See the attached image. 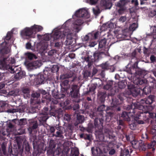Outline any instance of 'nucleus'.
Wrapping results in <instances>:
<instances>
[{
  "label": "nucleus",
  "mask_w": 156,
  "mask_h": 156,
  "mask_svg": "<svg viewBox=\"0 0 156 156\" xmlns=\"http://www.w3.org/2000/svg\"><path fill=\"white\" fill-rule=\"evenodd\" d=\"M119 33H120V32H119V31H118L116 30H115L114 31V33L115 34V36L117 38H119L122 36L121 34H119Z\"/></svg>",
  "instance_id": "nucleus-39"
},
{
  "label": "nucleus",
  "mask_w": 156,
  "mask_h": 156,
  "mask_svg": "<svg viewBox=\"0 0 156 156\" xmlns=\"http://www.w3.org/2000/svg\"><path fill=\"white\" fill-rule=\"evenodd\" d=\"M12 34H16L18 32V28H12L11 31H10Z\"/></svg>",
  "instance_id": "nucleus-41"
},
{
  "label": "nucleus",
  "mask_w": 156,
  "mask_h": 156,
  "mask_svg": "<svg viewBox=\"0 0 156 156\" xmlns=\"http://www.w3.org/2000/svg\"><path fill=\"white\" fill-rule=\"evenodd\" d=\"M155 142L154 141L151 142L150 144L148 145V146H147L149 148H152V150L154 151L155 149H154V148H153V147L155 145Z\"/></svg>",
  "instance_id": "nucleus-36"
},
{
  "label": "nucleus",
  "mask_w": 156,
  "mask_h": 156,
  "mask_svg": "<svg viewBox=\"0 0 156 156\" xmlns=\"http://www.w3.org/2000/svg\"><path fill=\"white\" fill-rule=\"evenodd\" d=\"M26 48L27 49H30L34 52L43 53L47 48V44L45 43L44 46L42 48H41L40 44L37 41L34 42L33 46H32L30 42H28L26 44Z\"/></svg>",
  "instance_id": "nucleus-4"
},
{
  "label": "nucleus",
  "mask_w": 156,
  "mask_h": 156,
  "mask_svg": "<svg viewBox=\"0 0 156 156\" xmlns=\"http://www.w3.org/2000/svg\"><path fill=\"white\" fill-rule=\"evenodd\" d=\"M119 104L118 100L116 98H114L112 99V102L111 104V106L112 107H115L118 105Z\"/></svg>",
  "instance_id": "nucleus-25"
},
{
  "label": "nucleus",
  "mask_w": 156,
  "mask_h": 156,
  "mask_svg": "<svg viewBox=\"0 0 156 156\" xmlns=\"http://www.w3.org/2000/svg\"><path fill=\"white\" fill-rule=\"evenodd\" d=\"M119 87L120 88H122L125 87L124 83L122 82H120L119 83Z\"/></svg>",
  "instance_id": "nucleus-45"
},
{
  "label": "nucleus",
  "mask_w": 156,
  "mask_h": 156,
  "mask_svg": "<svg viewBox=\"0 0 156 156\" xmlns=\"http://www.w3.org/2000/svg\"><path fill=\"white\" fill-rule=\"evenodd\" d=\"M30 27L34 34H35V37L37 32H41L43 30V27L40 25L34 24Z\"/></svg>",
  "instance_id": "nucleus-14"
},
{
  "label": "nucleus",
  "mask_w": 156,
  "mask_h": 156,
  "mask_svg": "<svg viewBox=\"0 0 156 156\" xmlns=\"http://www.w3.org/2000/svg\"><path fill=\"white\" fill-rule=\"evenodd\" d=\"M134 119L136 121V122H137L139 124H143L144 123V122L141 120H139V117H135L134 116L133 117Z\"/></svg>",
  "instance_id": "nucleus-30"
},
{
  "label": "nucleus",
  "mask_w": 156,
  "mask_h": 156,
  "mask_svg": "<svg viewBox=\"0 0 156 156\" xmlns=\"http://www.w3.org/2000/svg\"><path fill=\"white\" fill-rule=\"evenodd\" d=\"M136 77L134 80L133 83L135 84L134 85L133 84H131L128 85V88L129 92V94H132L134 97H136L138 94V89L136 87V85L138 84L141 85L144 83L145 81L143 80L140 78Z\"/></svg>",
  "instance_id": "nucleus-2"
},
{
  "label": "nucleus",
  "mask_w": 156,
  "mask_h": 156,
  "mask_svg": "<svg viewBox=\"0 0 156 156\" xmlns=\"http://www.w3.org/2000/svg\"><path fill=\"white\" fill-rule=\"evenodd\" d=\"M113 84V81H108L107 84L104 86V88L106 90H109L110 89Z\"/></svg>",
  "instance_id": "nucleus-22"
},
{
  "label": "nucleus",
  "mask_w": 156,
  "mask_h": 156,
  "mask_svg": "<svg viewBox=\"0 0 156 156\" xmlns=\"http://www.w3.org/2000/svg\"><path fill=\"white\" fill-rule=\"evenodd\" d=\"M70 77L69 76H68L67 75H63L61 76L60 77L62 79H64L65 78H69Z\"/></svg>",
  "instance_id": "nucleus-51"
},
{
  "label": "nucleus",
  "mask_w": 156,
  "mask_h": 156,
  "mask_svg": "<svg viewBox=\"0 0 156 156\" xmlns=\"http://www.w3.org/2000/svg\"><path fill=\"white\" fill-rule=\"evenodd\" d=\"M24 64L27 68L29 71L39 68L42 64V62L40 61H36L30 62L28 61H26Z\"/></svg>",
  "instance_id": "nucleus-9"
},
{
  "label": "nucleus",
  "mask_w": 156,
  "mask_h": 156,
  "mask_svg": "<svg viewBox=\"0 0 156 156\" xmlns=\"http://www.w3.org/2000/svg\"><path fill=\"white\" fill-rule=\"evenodd\" d=\"M13 121H14L16 123H17L18 125L20 126L24 125L27 124V121L25 119H20V120L14 119L12 120Z\"/></svg>",
  "instance_id": "nucleus-17"
},
{
  "label": "nucleus",
  "mask_w": 156,
  "mask_h": 156,
  "mask_svg": "<svg viewBox=\"0 0 156 156\" xmlns=\"http://www.w3.org/2000/svg\"><path fill=\"white\" fill-rule=\"evenodd\" d=\"M156 14V11L153 9L149 13L148 15L149 16L152 17L155 16Z\"/></svg>",
  "instance_id": "nucleus-35"
},
{
  "label": "nucleus",
  "mask_w": 156,
  "mask_h": 156,
  "mask_svg": "<svg viewBox=\"0 0 156 156\" xmlns=\"http://www.w3.org/2000/svg\"><path fill=\"white\" fill-rule=\"evenodd\" d=\"M127 2V0H120L117 2L116 5L119 7H121L125 5Z\"/></svg>",
  "instance_id": "nucleus-21"
},
{
  "label": "nucleus",
  "mask_w": 156,
  "mask_h": 156,
  "mask_svg": "<svg viewBox=\"0 0 156 156\" xmlns=\"http://www.w3.org/2000/svg\"><path fill=\"white\" fill-rule=\"evenodd\" d=\"M45 76L43 75L39 74L37 75H32L30 76L29 79L30 81H33L34 84H42L46 79Z\"/></svg>",
  "instance_id": "nucleus-7"
},
{
  "label": "nucleus",
  "mask_w": 156,
  "mask_h": 156,
  "mask_svg": "<svg viewBox=\"0 0 156 156\" xmlns=\"http://www.w3.org/2000/svg\"><path fill=\"white\" fill-rule=\"evenodd\" d=\"M23 92L24 94L26 96L28 97L29 96V90L27 88H25L23 90Z\"/></svg>",
  "instance_id": "nucleus-32"
},
{
  "label": "nucleus",
  "mask_w": 156,
  "mask_h": 156,
  "mask_svg": "<svg viewBox=\"0 0 156 156\" xmlns=\"http://www.w3.org/2000/svg\"><path fill=\"white\" fill-rule=\"evenodd\" d=\"M138 27V24L137 23H134L130 25L129 29H127L123 31V34L125 36H130V31L135 30Z\"/></svg>",
  "instance_id": "nucleus-12"
},
{
  "label": "nucleus",
  "mask_w": 156,
  "mask_h": 156,
  "mask_svg": "<svg viewBox=\"0 0 156 156\" xmlns=\"http://www.w3.org/2000/svg\"><path fill=\"white\" fill-rule=\"evenodd\" d=\"M125 154L126 156H130L129 151L128 149H126L125 150Z\"/></svg>",
  "instance_id": "nucleus-54"
},
{
  "label": "nucleus",
  "mask_w": 156,
  "mask_h": 156,
  "mask_svg": "<svg viewBox=\"0 0 156 156\" xmlns=\"http://www.w3.org/2000/svg\"><path fill=\"white\" fill-rule=\"evenodd\" d=\"M56 135L55 136L57 137L60 138H63V136L62 135V132L61 131H58L56 132Z\"/></svg>",
  "instance_id": "nucleus-34"
},
{
  "label": "nucleus",
  "mask_w": 156,
  "mask_h": 156,
  "mask_svg": "<svg viewBox=\"0 0 156 156\" xmlns=\"http://www.w3.org/2000/svg\"><path fill=\"white\" fill-rule=\"evenodd\" d=\"M7 106V104L6 101H0V107L2 109H4Z\"/></svg>",
  "instance_id": "nucleus-26"
},
{
  "label": "nucleus",
  "mask_w": 156,
  "mask_h": 156,
  "mask_svg": "<svg viewBox=\"0 0 156 156\" xmlns=\"http://www.w3.org/2000/svg\"><path fill=\"white\" fill-rule=\"evenodd\" d=\"M32 95L33 97L38 98L40 96V94L38 93H35L33 94Z\"/></svg>",
  "instance_id": "nucleus-46"
},
{
  "label": "nucleus",
  "mask_w": 156,
  "mask_h": 156,
  "mask_svg": "<svg viewBox=\"0 0 156 156\" xmlns=\"http://www.w3.org/2000/svg\"><path fill=\"white\" fill-rule=\"evenodd\" d=\"M106 154L105 153L102 152L101 150L100 151L98 156H106Z\"/></svg>",
  "instance_id": "nucleus-52"
},
{
  "label": "nucleus",
  "mask_w": 156,
  "mask_h": 156,
  "mask_svg": "<svg viewBox=\"0 0 156 156\" xmlns=\"http://www.w3.org/2000/svg\"><path fill=\"white\" fill-rule=\"evenodd\" d=\"M37 127V123L36 122H34L31 124L30 126L28 129L30 131V133L32 132V129H36Z\"/></svg>",
  "instance_id": "nucleus-18"
},
{
  "label": "nucleus",
  "mask_w": 156,
  "mask_h": 156,
  "mask_svg": "<svg viewBox=\"0 0 156 156\" xmlns=\"http://www.w3.org/2000/svg\"><path fill=\"white\" fill-rule=\"evenodd\" d=\"M5 86V84H0V93H4V92H1L2 90H1Z\"/></svg>",
  "instance_id": "nucleus-56"
},
{
  "label": "nucleus",
  "mask_w": 156,
  "mask_h": 156,
  "mask_svg": "<svg viewBox=\"0 0 156 156\" xmlns=\"http://www.w3.org/2000/svg\"><path fill=\"white\" fill-rule=\"evenodd\" d=\"M48 114L47 112L44 113L40 117V118L43 121H46V120L49 117L48 116Z\"/></svg>",
  "instance_id": "nucleus-20"
},
{
  "label": "nucleus",
  "mask_w": 156,
  "mask_h": 156,
  "mask_svg": "<svg viewBox=\"0 0 156 156\" xmlns=\"http://www.w3.org/2000/svg\"><path fill=\"white\" fill-rule=\"evenodd\" d=\"M59 70V67L58 65H54L53 66L51 69V71L53 73L57 72Z\"/></svg>",
  "instance_id": "nucleus-28"
},
{
  "label": "nucleus",
  "mask_w": 156,
  "mask_h": 156,
  "mask_svg": "<svg viewBox=\"0 0 156 156\" xmlns=\"http://www.w3.org/2000/svg\"><path fill=\"white\" fill-rule=\"evenodd\" d=\"M100 36V32H92L90 33L85 36L82 37L83 41H87L88 40H91L97 39Z\"/></svg>",
  "instance_id": "nucleus-8"
},
{
  "label": "nucleus",
  "mask_w": 156,
  "mask_h": 156,
  "mask_svg": "<svg viewBox=\"0 0 156 156\" xmlns=\"http://www.w3.org/2000/svg\"><path fill=\"white\" fill-rule=\"evenodd\" d=\"M49 114L51 116H55V113L53 112V110L51 109L50 112Z\"/></svg>",
  "instance_id": "nucleus-50"
},
{
  "label": "nucleus",
  "mask_w": 156,
  "mask_h": 156,
  "mask_svg": "<svg viewBox=\"0 0 156 156\" xmlns=\"http://www.w3.org/2000/svg\"><path fill=\"white\" fill-rule=\"evenodd\" d=\"M119 125H122L123 124V122L122 120H120L119 121Z\"/></svg>",
  "instance_id": "nucleus-64"
},
{
  "label": "nucleus",
  "mask_w": 156,
  "mask_h": 156,
  "mask_svg": "<svg viewBox=\"0 0 156 156\" xmlns=\"http://www.w3.org/2000/svg\"><path fill=\"white\" fill-rule=\"evenodd\" d=\"M55 46L56 47H58L60 46V43L58 42H57L55 43Z\"/></svg>",
  "instance_id": "nucleus-62"
},
{
  "label": "nucleus",
  "mask_w": 156,
  "mask_h": 156,
  "mask_svg": "<svg viewBox=\"0 0 156 156\" xmlns=\"http://www.w3.org/2000/svg\"><path fill=\"white\" fill-rule=\"evenodd\" d=\"M154 100V96L153 95H150L147 98V101H148V103L149 104L152 103Z\"/></svg>",
  "instance_id": "nucleus-27"
},
{
  "label": "nucleus",
  "mask_w": 156,
  "mask_h": 156,
  "mask_svg": "<svg viewBox=\"0 0 156 156\" xmlns=\"http://www.w3.org/2000/svg\"><path fill=\"white\" fill-rule=\"evenodd\" d=\"M13 125L11 123H9L8 126V129L7 130V132L9 133L13 129Z\"/></svg>",
  "instance_id": "nucleus-31"
},
{
  "label": "nucleus",
  "mask_w": 156,
  "mask_h": 156,
  "mask_svg": "<svg viewBox=\"0 0 156 156\" xmlns=\"http://www.w3.org/2000/svg\"><path fill=\"white\" fill-rule=\"evenodd\" d=\"M109 38H108L107 40L105 39H104L101 40L99 43V48H102L103 47H105L107 48V50H108L109 49L108 46V42L110 41L111 44L114 43L116 42V40H114V38L111 35H108Z\"/></svg>",
  "instance_id": "nucleus-6"
},
{
  "label": "nucleus",
  "mask_w": 156,
  "mask_h": 156,
  "mask_svg": "<svg viewBox=\"0 0 156 156\" xmlns=\"http://www.w3.org/2000/svg\"><path fill=\"white\" fill-rule=\"evenodd\" d=\"M91 135H85V136L84 137V138L85 139H87L88 140H90L91 138Z\"/></svg>",
  "instance_id": "nucleus-53"
},
{
  "label": "nucleus",
  "mask_w": 156,
  "mask_h": 156,
  "mask_svg": "<svg viewBox=\"0 0 156 156\" xmlns=\"http://www.w3.org/2000/svg\"><path fill=\"white\" fill-rule=\"evenodd\" d=\"M56 51L54 50H51L48 52V55H49L54 56L55 54Z\"/></svg>",
  "instance_id": "nucleus-40"
},
{
  "label": "nucleus",
  "mask_w": 156,
  "mask_h": 156,
  "mask_svg": "<svg viewBox=\"0 0 156 156\" xmlns=\"http://www.w3.org/2000/svg\"><path fill=\"white\" fill-rule=\"evenodd\" d=\"M126 11V7H123L121 8L118 11L119 14H122Z\"/></svg>",
  "instance_id": "nucleus-29"
},
{
  "label": "nucleus",
  "mask_w": 156,
  "mask_h": 156,
  "mask_svg": "<svg viewBox=\"0 0 156 156\" xmlns=\"http://www.w3.org/2000/svg\"><path fill=\"white\" fill-rule=\"evenodd\" d=\"M90 15L86 8L80 9L76 10L72 16L74 19H69L67 20L62 26L60 29H55L52 31V36L50 34H46L44 35L39 34L37 35V41L40 44L41 48H43L46 42L43 41H55L60 39L64 38L66 36V39L65 42L66 45L72 44L73 37L76 33L79 32L82 29L81 26L85 22L90 21Z\"/></svg>",
  "instance_id": "nucleus-1"
},
{
  "label": "nucleus",
  "mask_w": 156,
  "mask_h": 156,
  "mask_svg": "<svg viewBox=\"0 0 156 156\" xmlns=\"http://www.w3.org/2000/svg\"><path fill=\"white\" fill-rule=\"evenodd\" d=\"M101 66L102 69H107L108 68V64L107 62H106L105 64H102Z\"/></svg>",
  "instance_id": "nucleus-42"
},
{
  "label": "nucleus",
  "mask_w": 156,
  "mask_h": 156,
  "mask_svg": "<svg viewBox=\"0 0 156 156\" xmlns=\"http://www.w3.org/2000/svg\"><path fill=\"white\" fill-rule=\"evenodd\" d=\"M140 4L143 5L145 3L146 0H140Z\"/></svg>",
  "instance_id": "nucleus-60"
},
{
  "label": "nucleus",
  "mask_w": 156,
  "mask_h": 156,
  "mask_svg": "<svg viewBox=\"0 0 156 156\" xmlns=\"http://www.w3.org/2000/svg\"><path fill=\"white\" fill-rule=\"evenodd\" d=\"M86 2L89 3L90 4L93 5L97 3L98 0H86Z\"/></svg>",
  "instance_id": "nucleus-33"
},
{
  "label": "nucleus",
  "mask_w": 156,
  "mask_h": 156,
  "mask_svg": "<svg viewBox=\"0 0 156 156\" xmlns=\"http://www.w3.org/2000/svg\"><path fill=\"white\" fill-rule=\"evenodd\" d=\"M97 72V70L95 68H94L93 70L92 74L93 75H95Z\"/></svg>",
  "instance_id": "nucleus-58"
},
{
  "label": "nucleus",
  "mask_w": 156,
  "mask_h": 156,
  "mask_svg": "<svg viewBox=\"0 0 156 156\" xmlns=\"http://www.w3.org/2000/svg\"><path fill=\"white\" fill-rule=\"evenodd\" d=\"M72 90L70 91L71 94H73L74 97H76L78 96V89L77 85H73L71 87Z\"/></svg>",
  "instance_id": "nucleus-15"
},
{
  "label": "nucleus",
  "mask_w": 156,
  "mask_h": 156,
  "mask_svg": "<svg viewBox=\"0 0 156 156\" xmlns=\"http://www.w3.org/2000/svg\"><path fill=\"white\" fill-rule=\"evenodd\" d=\"M130 128L132 130H134L136 128V124L135 123H132L130 125Z\"/></svg>",
  "instance_id": "nucleus-38"
},
{
  "label": "nucleus",
  "mask_w": 156,
  "mask_h": 156,
  "mask_svg": "<svg viewBox=\"0 0 156 156\" xmlns=\"http://www.w3.org/2000/svg\"><path fill=\"white\" fill-rule=\"evenodd\" d=\"M111 0H101L98 6L93 9V11L95 15H98L100 13L101 10L110 9L112 6Z\"/></svg>",
  "instance_id": "nucleus-3"
},
{
  "label": "nucleus",
  "mask_w": 156,
  "mask_h": 156,
  "mask_svg": "<svg viewBox=\"0 0 156 156\" xmlns=\"http://www.w3.org/2000/svg\"><path fill=\"white\" fill-rule=\"evenodd\" d=\"M100 151V150L99 148L92 147L91 148L92 153L93 155H97V156H98Z\"/></svg>",
  "instance_id": "nucleus-19"
},
{
  "label": "nucleus",
  "mask_w": 156,
  "mask_h": 156,
  "mask_svg": "<svg viewBox=\"0 0 156 156\" xmlns=\"http://www.w3.org/2000/svg\"><path fill=\"white\" fill-rule=\"evenodd\" d=\"M65 96V94H62L58 95H56L55 96V98L56 99H60L62 98H63Z\"/></svg>",
  "instance_id": "nucleus-44"
},
{
  "label": "nucleus",
  "mask_w": 156,
  "mask_h": 156,
  "mask_svg": "<svg viewBox=\"0 0 156 156\" xmlns=\"http://www.w3.org/2000/svg\"><path fill=\"white\" fill-rule=\"evenodd\" d=\"M21 37L24 39L35 38V34H34L31 27H26L22 29L20 32Z\"/></svg>",
  "instance_id": "nucleus-5"
},
{
  "label": "nucleus",
  "mask_w": 156,
  "mask_h": 156,
  "mask_svg": "<svg viewBox=\"0 0 156 156\" xmlns=\"http://www.w3.org/2000/svg\"><path fill=\"white\" fill-rule=\"evenodd\" d=\"M97 44V42L96 41H91L90 42L89 46L91 47H94L95 45H96Z\"/></svg>",
  "instance_id": "nucleus-43"
},
{
  "label": "nucleus",
  "mask_w": 156,
  "mask_h": 156,
  "mask_svg": "<svg viewBox=\"0 0 156 156\" xmlns=\"http://www.w3.org/2000/svg\"><path fill=\"white\" fill-rule=\"evenodd\" d=\"M127 115V114L126 112H123L122 114L121 117H124L126 116V115Z\"/></svg>",
  "instance_id": "nucleus-59"
},
{
  "label": "nucleus",
  "mask_w": 156,
  "mask_h": 156,
  "mask_svg": "<svg viewBox=\"0 0 156 156\" xmlns=\"http://www.w3.org/2000/svg\"><path fill=\"white\" fill-rule=\"evenodd\" d=\"M96 86L95 85H94L93 86V88H91L90 89L91 90H94L96 89Z\"/></svg>",
  "instance_id": "nucleus-63"
},
{
  "label": "nucleus",
  "mask_w": 156,
  "mask_h": 156,
  "mask_svg": "<svg viewBox=\"0 0 156 156\" xmlns=\"http://www.w3.org/2000/svg\"><path fill=\"white\" fill-rule=\"evenodd\" d=\"M115 152V150L114 149H112L109 151V154L110 155H112L114 154Z\"/></svg>",
  "instance_id": "nucleus-49"
},
{
  "label": "nucleus",
  "mask_w": 156,
  "mask_h": 156,
  "mask_svg": "<svg viewBox=\"0 0 156 156\" xmlns=\"http://www.w3.org/2000/svg\"><path fill=\"white\" fill-rule=\"evenodd\" d=\"M131 144L133 147L135 149H138L140 151L146 150V146L142 140L139 141L133 140L132 141Z\"/></svg>",
  "instance_id": "nucleus-10"
},
{
  "label": "nucleus",
  "mask_w": 156,
  "mask_h": 156,
  "mask_svg": "<svg viewBox=\"0 0 156 156\" xmlns=\"http://www.w3.org/2000/svg\"><path fill=\"white\" fill-rule=\"evenodd\" d=\"M28 58L30 59H32L33 58H34L36 59L37 58V57L33 54L31 53H28L26 54Z\"/></svg>",
  "instance_id": "nucleus-23"
},
{
  "label": "nucleus",
  "mask_w": 156,
  "mask_h": 156,
  "mask_svg": "<svg viewBox=\"0 0 156 156\" xmlns=\"http://www.w3.org/2000/svg\"><path fill=\"white\" fill-rule=\"evenodd\" d=\"M55 130L54 128L53 127H51L50 128V131L51 132L53 133L55 132Z\"/></svg>",
  "instance_id": "nucleus-61"
},
{
  "label": "nucleus",
  "mask_w": 156,
  "mask_h": 156,
  "mask_svg": "<svg viewBox=\"0 0 156 156\" xmlns=\"http://www.w3.org/2000/svg\"><path fill=\"white\" fill-rule=\"evenodd\" d=\"M116 26V24L114 25L113 23L111 22H108L106 24H103L101 27V31L100 32V34L103 31H105L108 29L109 28H114Z\"/></svg>",
  "instance_id": "nucleus-13"
},
{
  "label": "nucleus",
  "mask_w": 156,
  "mask_h": 156,
  "mask_svg": "<svg viewBox=\"0 0 156 156\" xmlns=\"http://www.w3.org/2000/svg\"><path fill=\"white\" fill-rule=\"evenodd\" d=\"M98 121H100V120H99L98 118H96L94 120V123L96 126H97L98 124Z\"/></svg>",
  "instance_id": "nucleus-55"
},
{
  "label": "nucleus",
  "mask_w": 156,
  "mask_h": 156,
  "mask_svg": "<svg viewBox=\"0 0 156 156\" xmlns=\"http://www.w3.org/2000/svg\"><path fill=\"white\" fill-rule=\"evenodd\" d=\"M77 119L79 123H82L84 120V116L79 114L77 115Z\"/></svg>",
  "instance_id": "nucleus-24"
},
{
  "label": "nucleus",
  "mask_w": 156,
  "mask_h": 156,
  "mask_svg": "<svg viewBox=\"0 0 156 156\" xmlns=\"http://www.w3.org/2000/svg\"><path fill=\"white\" fill-rule=\"evenodd\" d=\"M126 20V17L125 16H121L119 19V21L120 22L123 23Z\"/></svg>",
  "instance_id": "nucleus-37"
},
{
  "label": "nucleus",
  "mask_w": 156,
  "mask_h": 156,
  "mask_svg": "<svg viewBox=\"0 0 156 156\" xmlns=\"http://www.w3.org/2000/svg\"><path fill=\"white\" fill-rule=\"evenodd\" d=\"M150 59L152 62H154L155 60V58L153 55H151L150 57Z\"/></svg>",
  "instance_id": "nucleus-57"
},
{
  "label": "nucleus",
  "mask_w": 156,
  "mask_h": 156,
  "mask_svg": "<svg viewBox=\"0 0 156 156\" xmlns=\"http://www.w3.org/2000/svg\"><path fill=\"white\" fill-rule=\"evenodd\" d=\"M131 2L135 6H137L139 4L137 0H132Z\"/></svg>",
  "instance_id": "nucleus-47"
},
{
  "label": "nucleus",
  "mask_w": 156,
  "mask_h": 156,
  "mask_svg": "<svg viewBox=\"0 0 156 156\" xmlns=\"http://www.w3.org/2000/svg\"><path fill=\"white\" fill-rule=\"evenodd\" d=\"M25 74V73L24 72L20 71L16 73L14 77L17 80H19L24 76Z\"/></svg>",
  "instance_id": "nucleus-16"
},
{
  "label": "nucleus",
  "mask_w": 156,
  "mask_h": 156,
  "mask_svg": "<svg viewBox=\"0 0 156 156\" xmlns=\"http://www.w3.org/2000/svg\"><path fill=\"white\" fill-rule=\"evenodd\" d=\"M64 119L66 120L69 121L70 119L69 115L68 114L65 115L64 117Z\"/></svg>",
  "instance_id": "nucleus-48"
},
{
  "label": "nucleus",
  "mask_w": 156,
  "mask_h": 156,
  "mask_svg": "<svg viewBox=\"0 0 156 156\" xmlns=\"http://www.w3.org/2000/svg\"><path fill=\"white\" fill-rule=\"evenodd\" d=\"M102 53H98L95 52L93 56H88L85 58V61L88 62L89 66L91 65V62L97 61L100 57V55Z\"/></svg>",
  "instance_id": "nucleus-11"
}]
</instances>
